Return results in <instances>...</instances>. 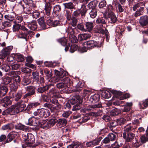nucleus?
I'll use <instances>...</instances> for the list:
<instances>
[{
  "mask_svg": "<svg viewBox=\"0 0 148 148\" xmlns=\"http://www.w3.org/2000/svg\"><path fill=\"white\" fill-rule=\"evenodd\" d=\"M57 122H58L57 124V125H61L63 126H65L67 122L66 120L64 119H60L57 120Z\"/></svg>",
  "mask_w": 148,
  "mask_h": 148,
  "instance_id": "obj_39",
  "label": "nucleus"
},
{
  "mask_svg": "<svg viewBox=\"0 0 148 148\" xmlns=\"http://www.w3.org/2000/svg\"><path fill=\"white\" fill-rule=\"evenodd\" d=\"M25 104L17 105L16 106H12L11 107L2 112L3 115H6L11 112L15 114L23 111L26 107Z\"/></svg>",
  "mask_w": 148,
  "mask_h": 148,
  "instance_id": "obj_2",
  "label": "nucleus"
},
{
  "mask_svg": "<svg viewBox=\"0 0 148 148\" xmlns=\"http://www.w3.org/2000/svg\"><path fill=\"white\" fill-rule=\"evenodd\" d=\"M72 10H65V15L66 16L67 19L68 20H70L71 19V15L72 12Z\"/></svg>",
  "mask_w": 148,
  "mask_h": 148,
  "instance_id": "obj_40",
  "label": "nucleus"
},
{
  "mask_svg": "<svg viewBox=\"0 0 148 148\" xmlns=\"http://www.w3.org/2000/svg\"><path fill=\"white\" fill-rule=\"evenodd\" d=\"M43 106L49 109L51 112L54 111L56 109V107L48 103H44L43 105Z\"/></svg>",
  "mask_w": 148,
  "mask_h": 148,
  "instance_id": "obj_37",
  "label": "nucleus"
},
{
  "mask_svg": "<svg viewBox=\"0 0 148 148\" xmlns=\"http://www.w3.org/2000/svg\"><path fill=\"white\" fill-rule=\"evenodd\" d=\"M82 100L79 95H76L73 96L70 101L72 105L79 103L81 104L82 103Z\"/></svg>",
  "mask_w": 148,
  "mask_h": 148,
  "instance_id": "obj_17",
  "label": "nucleus"
},
{
  "mask_svg": "<svg viewBox=\"0 0 148 148\" xmlns=\"http://www.w3.org/2000/svg\"><path fill=\"white\" fill-rule=\"evenodd\" d=\"M77 27L78 29L80 30L86 32V29L85 28L84 25L83 23L78 24L77 26Z\"/></svg>",
  "mask_w": 148,
  "mask_h": 148,
  "instance_id": "obj_61",
  "label": "nucleus"
},
{
  "mask_svg": "<svg viewBox=\"0 0 148 148\" xmlns=\"http://www.w3.org/2000/svg\"><path fill=\"white\" fill-rule=\"evenodd\" d=\"M57 41L62 45L65 46L67 44V40L65 38H62L57 40Z\"/></svg>",
  "mask_w": 148,
  "mask_h": 148,
  "instance_id": "obj_35",
  "label": "nucleus"
},
{
  "mask_svg": "<svg viewBox=\"0 0 148 148\" xmlns=\"http://www.w3.org/2000/svg\"><path fill=\"white\" fill-rule=\"evenodd\" d=\"M84 47H79L76 45L74 44L71 45L70 47V51L71 53H73L74 51L78 50V51L81 52H84L86 51V49Z\"/></svg>",
  "mask_w": 148,
  "mask_h": 148,
  "instance_id": "obj_15",
  "label": "nucleus"
},
{
  "mask_svg": "<svg viewBox=\"0 0 148 148\" xmlns=\"http://www.w3.org/2000/svg\"><path fill=\"white\" fill-rule=\"evenodd\" d=\"M41 98L42 101L46 102H49V98L48 96L45 95H42L41 96Z\"/></svg>",
  "mask_w": 148,
  "mask_h": 148,
  "instance_id": "obj_62",
  "label": "nucleus"
},
{
  "mask_svg": "<svg viewBox=\"0 0 148 148\" xmlns=\"http://www.w3.org/2000/svg\"><path fill=\"white\" fill-rule=\"evenodd\" d=\"M85 25L86 26V32H90L92 30L93 27V23L92 22H86L85 23Z\"/></svg>",
  "mask_w": 148,
  "mask_h": 148,
  "instance_id": "obj_27",
  "label": "nucleus"
},
{
  "mask_svg": "<svg viewBox=\"0 0 148 148\" xmlns=\"http://www.w3.org/2000/svg\"><path fill=\"white\" fill-rule=\"evenodd\" d=\"M28 23L27 26L30 29L34 30L36 29L37 25L36 21H33L32 22Z\"/></svg>",
  "mask_w": 148,
  "mask_h": 148,
  "instance_id": "obj_28",
  "label": "nucleus"
},
{
  "mask_svg": "<svg viewBox=\"0 0 148 148\" xmlns=\"http://www.w3.org/2000/svg\"><path fill=\"white\" fill-rule=\"evenodd\" d=\"M32 78L34 81L38 82L39 81V73L37 71L33 72L32 73Z\"/></svg>",
  "mask_w": 148,
  "mask_h": 148,
  "instance_id": "obj_38",
  "label": "nucleus"
},
{
  "mask_svg": "<svg viewBox=\"0 0 148 148\" xmlns=\"http://www.w3.org/2000/svg\"><path fill=\"white\" fill-rule=\"evenodd\" d=\"M57 120L55 119H51L49 120L46 123V125L43 126L42 128L45 129H47L53 126L57 122Z\"/></svg>",
  "mask_w": 148,
  "mask_h": 148,
  "instance_id": "obj_19",
  "label": "nucleus"
},
{
  "mask_svg": "<svg viewBox=\"0 0 148 148\" xmlns=\"http://www.w3.org/2000/svg\"><path fill=\"white\" fill-rule=\"evenodd\" d=\"M51 8V4L49 3H46L45 4V8L43 10L45 18H48L50 17Z\"/></svg>",
  "mask_w": 148,
  "mask_h": 148,
  "instance_id": "obj_14",
  "label": "nucleus"
},
{
  "mask_svg": "<svg viewBox=\"0 0 148 148\" xmlns=\"http://www.w3.org/2000/svg\"><path fill=\"white\" fill-rule=\"evenodd\" d=\"M22 137L25 141L24 144H22L23 148H30L35 142L33 136L30 133L23 134Z\"/></svg>",
  "mask_w": 148,
  "mask_h": 148,
  "instance_id": "obj_7",
  "label": "nucleus"
},
{
  "mask_svg": "<svg viewBox=\"0 0 148 148\" xmlns=\"http://www.w3.org/2000/svg\"><path fill=\"white\" fill-rule=\"evenodd\" d=\"M84 45L88 48H92L95 47H99L102 45V43L101 42H99L91 40L86 42L84 43Z\"/></svg>",
  "mask_w": 148,
  "mask_h": 148,
  "instance_id": "obj_11",
  "label": "nucleus"
},
{
  "mask_svg": "<svg viewBox=\"0 0 148 148\" xmlns=\"http://www.w3.org/2000/svg\"><path fill=\"white\" fill-rule=\"evenodd\" d=\"M102 138L100 137L99 138L92 141L93 146L98 145L100 142Z\"/></svg>",
  "mask_w": 148,
  "mask_h": 148,
  "instance_id": "obj_60",
  "label": "nucleus"
},
{
  "mask_svg": "<svg viewBox=\"0 0 148 148\" xmlns=\"http://www.w3.org/2000/svg\"><path fill=\"white\" fill-rule=\"evenodd\" d=\"M101 96L103 98L107 99L111 97L110 93L107 90H103L101 94Z\"/></svg>",
  "mask_w": 148,
  "mask_h": 148,
  "instance_id": "obj_34",
  "label": "nucleus"
},
{
  "mask_svg": "<svg viewBox=\"0 0 148 148\" xmlns=\"http://www.w3.org/2000/svg\"><path fill=\"white\" fill-rule=\"evenodd\" d=\"M0 68L5 72H7L10 69V66L6 64H3L0 66Z\"/></svg>",
  "mask_w": 148,
  "mask_h": 148,
  "instance_id": "obj_49",
  "label": "nucleus"
},
{
  "mask_svg": "<svg viewBox=\"0 0 148 148\" xmlns=\"http://www.w3.org/2000/svg\"><path fill=\"white\" fill-rule=\"evenodd\" d=\"M63 81L64 82V83L65 84L66 87L68 86H70L72 82L70 80V79L68 77H66L63 79Z\"/></svg>",
  "mask_w": 148,
  "mask_h": 148,
  "instance_id": "obj_48",
  "label": "nucleus"
},
{
  "mask_svg": "<svg viewBox=\"0 0 148 148\" xmlns=\"http://www.w3.org/2000/svg\"><path fill=\"white\" fill-rule=\"evenodd\" d=\"M31 81L28 76H24L22 79L21 84L23 86H27L30 84Z\"/></svg>",
  "mask_w": 148,
  "mask_h": 148,
  "instance_id": "obj_24",
  "label": "nucleus"
},
{
  "mask_svg": "<svg viewBox=\"0 0 148 148\" xmlns=\"http://www.w3.org/2000/svg\"><path fill=\"white\" fill-rule=\"evenodd\" d=\"M50 114V112L48 110L43 108L38 109L33 113L34 115L35 116H38L41 117L45 118L49 116Z\"/></svg>",
  "mask_w": 148,
  "mask_h": 148,
  "instance_id": "obj_9",
  "label": "nucleus"
},
{
  "mask_svg": "<svg viewBox=\"0 0 148 148\" xmlns=\"http://www.w3.org/2000/svg\"><path fill=\"white\" fill-rule=\"evenodd\" d=\"M113 8L111 4L107 5L105 12L103 14L104 18L106 19L110 18L109 21L111 24L115 23L116 21L117 18L113 12Z\"/></svg>",
  "mask_w": 148,
  "mask_h": 148,
  "instance_id": "obj_1",
  "label": "nucleus"
},
{
  "mask_svg": "<svg viewBox=\"0 0 148 148\" xmlns=\"http://www.w3.org/2000/svg\"><path fill=\"white\" fill-rule=\"evenodd\" d=\"M116 8L117 9V10L119 12H123L124 7H123L119 3H116Z\"/></svg>",
  "mask_w": 148,
  "mask_h": 148,
  "instance_id": "obj_53",
  "label": "nucleus"
},
{
  "mask_svg": "<svg viewBox=\"0 0 148 148\" xmlns=\"http://www.w3.org/2000/svg\"><path fill=\"white\" fill-rule=\"evenodd\" d=\"M25 104L17 105L16 106H12L11 107L2 112L3 115H6L11 112L15 114L23 111L26 107Z\"/></svg>",
  "mask_w": 148,
  "mask_h": 148,
  "instance_id": "obj_6",
  "label": "nucleus"
},
{
  "mask_svg": "<svg viewBox=\"0 0 148 148\" xmlns=\"http://www.w3.org/2000/svg\"><path fill=\"white\" fill-rule=\"evenodd\" d=\"M84 86V84L81 82H79L76 85V87L77 88V91H81L82 90V88Z\"/></svg>",
  "mask_w": 148,
  "mask_h": 148,
  "instance_id": "obj_58",
  "label": "nucleus"
},
{
  "mask_svg": "<svg viewBox=\"0 0 148 148\" xmlns=\"http://www.w3.org/2000/svg\"><path fill=\"white\" fill-rule=\"evenodd\" d=\"M18 84L14 82L10 85V89L13 90H16L18 87Z\"/></svg>",
  "mask_w": 148,
  "mask_h": 148,
  "instance_id": "obj_50",
  "label": "nucleus"
},
{
  "mask_svg": "<svg viewBox=\"0 0 148 148\" xmlns=\"http://www.w3.org/2000/svg\"><path fill=\"white\" fill-rule=\"evenodd\" d=\"M34 35L33 32L29 31L27 32L24 33L19 32L17 34L16 36L18 38L24 39L26 41H27L29 38V36L30 37H31Z\"/></svg>",
  "mask_w": 148,
  "mask_h": 148,
  "instance_id": "obj_10",
  "label": "nucleus"
},
{
  "mask_svg": "<svg viewBox=\"0 0 148 148\" xmlns=\"http://www.w3.org/2000/svg\"><path fill=\"white\" fill-rule=\"evenodd\" d=\"M146 135L142 136L140 138V141L142 143H144L148 141V129L146 131Z\"/></svg>",
  "mask_w": 148,
  "mask_h": 148,
  "instance_id": "obj_31",
  "label": "nucleus"
},
{
  "mask_svg": "<svg viewBox=\"0 0 148 148\" xmlns=\"http://www.w3.org/2000/svg\"><path fill=\"white\" fill-rule=\"evenodd\" d=\"M49 85H47L42 87H39L37 89V93L42 94L47 90L50 87Z\"/></svg>",
  "mask_w": 148,
  "mask_h": 148,
  "instance_id": "obj_21",
  "label": "nucleus"
},
{
  "mask_svg": "<svg viewBox=\"0 0 148 148\" xmlns=\"http://www.w3.org/2000/svg\"><path fill=\"white\" fill-rule=\"evenodd\" d=\"M25 104L17 105L16 106H12L11 107L2 112L3 115H6L11 112L15 114L23 111L26 107Z\"/></svg>",
  "mask_w": 148,
  "mask_h": 148,
  "instance_id": "obj_4",
  "label": "nucleus"
},
{
  "mask_svg": "<svg viewBox=\"0 0 148 148\" xmlns=\"http://www.w3.org/2000/svg\"><path fill=\"white\" fill-rule=\"evenodd\" d=\"M134 134L132 133H131L127 134L126 137L123 138L126 139L127 142H130L134 139Z\"/></svg>",
  "mask_w": 148,
  "mask_h": 148,
  "instance_id": "obj_33",
  "label": "nucleus"
},
{
  "mask_svg": "<svg viewBox=\"0 0 148 148\" xmlns=\"http://www.w3.org/2000/svg\"><path fill=\"white\" fill-rule=\"evenodd\" d=\"M9 54V53L7 52L5 48L2 51L1 53L0 54V58L4 59Z\"/></svg>",
  "mask_w": 148,
  "mask_h": 148,
  "instance_id": "obj_41",
  "label": "nucleus"
},
{
  "mask_svg": "<svg viewBox=\"0 0 148 148\" xmlns=\"http://www.w3.org/2000/svg\"><path fill=\"white\" fill-rule=\"evenodd\" d=\"M36 88L33 86H28L26 88V90L28 92L23 96V98L24 99H27V98L34 95L36 93Z\"/></svg>",
  "mask_w": 148,
  "mask_h": 148,
  "instance_id": "obj_12",
  "label": "nucleus"
},
{
  "mask_svg": "<svg viewBox=\"0 0 148 148\" xmlns=\"http://www.w3.org/2000/svg\"><path fill=\"white\" fill-rule=\"evenodd\" d=\"M29 5L25 7L23 10L26 12V13L32 14L33 13V11L32 10V8L29 6Z\"/></svg>",
  "mask_w": 148,
  "mask_h": 148,
  "instance_id": "obj_47",
  "label": "nucleus"
},
{
  "mask_svg": "<svg viewBox=\"0 0 148 148\" xmlns=\"http://www.w3.org/2000/svg\"><path fill=\"white\" fill-rule=\"evenodd\" d=\"M4 103L2 104L3 106L6 107L8 106L11 104V102L10 100V97L8 96H6L4 98L1 99V103Z\"/></svg>",
  "mask_w": 148,
  "mask_h": 148,
  "instance_id": "obj_18",
  "label": "nucleus"
},
{
  "mask_svg": "<svg viewBox=\"0 0 148 148\" xmlns=\"http://www.w3.org/2000/svg\"><path fill=\"white\" fill-rule=\"evenodd\" d=\"M15 58L18 62H22L24 60V56L20 54H16Z\"/></svg>",
  "mask_w": 148,
  "mask_h": 148,
  "instance_id": "obj_43",
  "label": "nucleus"
},
{
  "mask_svg": "<svg viewBox=\"0 0 148 148\" xmlns=\"http://www.w3.org/2000/svg\"><path fill=\"white\" fill-rule=\"evenodd\" d=\"M25 104L17 105L16 106H12L11 107L2 112L3 115H6L11 112L15 114L23 111L26 107Z\"/></svg>",
  "mask_w": 148,
  "mask_h": 148,
  "instance_id": "obj_5",
  "label": "nucleus"
},
{
  "mask_svg": "<svg viewBox=\"0 0 148 148\" xmlns=\"http://www.w3.org/2000/svg\"><path fill=\"white\" fill-rule=\"evenodd\" d=\"M61 79L58 75L51 78L49 81L51 82H53L54 83H56L60 81Z\"/></svg>",
  "mask_w": 148,
  "mask_h": 148,
  "instance_id": "obj_51",
  "label": "nucleus"
},
{
  "mask_svg": "<svg viewBox=\"0 0 148 148\" xmlns=\"http://www.w3.org/2000/svg\"><path fill=\"white\" fill-rule=\"evenodd\" d=\"M12 79V77H5L3 79V82L4 84L7 85L9 84Z\"/></svg>",
  "mask_w": 148,
  "mask_h": 148,
  "instance_id": "obj_36",
  "label": "nucleus"
},
{
  "mask_svg": "<svg viewBox=\"0 0 148 148\" xmlns=\"http://www.w3.org/2000/svg\"><path fill=\"white\" fill-rule=\"evenodd\" d=\"M12 79L15 81L14 82L16 83L17 84L20 83L21 81L20 77L18 75L13 76L12 77Z\"/></svg>",
  "mask_w": 148,
  "mask_h": 148,
  "instance_id": "obj_55",
  "label": "nucleus"
},
{
  "mask_svg": "<svg viewBox=\"0 0 148 148\" xmlns=\"http://www.w3.org/2000/svg\"><path fill=\"white\" fill-rule=\"evenodd\" d=\"M12 94L13 96H11V97L15 98V100L17 101L21 98L23 93L22 90H20L17 93H16L15 95H13L14 94V93H12Z\"/></svg>",
  "mask_w": 148,
  "mask_h": 148,
  "instance_id": "obj_30",
  "label": "nucleus"
},
{
  "mask_svg": "<svg viewBox=\"0 0 148 148\" xmlns=\"http://www.w3.org/2000/svg\"><path fill=\"white\" fill-rule=\"evenodd\" d=\"M69 40L72 43H76L78 41L77 37L74 35L70 36Z\"/></svg>",
  "mask_w": 148,
  "mask_h": 148,
  "instance_id": "obj_45",
  "label": "nucleus"
},
{
  "mask_svg": "<svg viewBox=\"0 0 148 148\" xmlns=\"http://www.w3.org/2000/svg\"><path fill=\"white\" fill-rule=\"evenodd\" d=\"M147 2L145 0H138L137 4H135L133 8V10L134 11H135L137 8L140 6H145V4Z\"/></svg>",
  "mask_w": 148,
  "mask_h": 148,
  "instance_id": "obj_23",
  "label": "nucleus"
},
{
  "mask_svg": "<svg viewBox=\"0 0 148 148\" xmlns=\"http://www.w3.org/2000/svg\"><path fill=\"white\" fill-rule=\"evenodd\" d=\"M66 8L72 9L74 8L75 6L71 2L66 3L64 4Z\"/></svg>",
  "mask_w": 148,
  "mask_h": 148,
  "instance_id": "obj_46",
  "label": "nucleus"
},
{
  "mask_svg": "<svg viewBox=\"0 0 148 148\" xmlns=\"http://www.w3.org/2000/svg\"><path fill=\"white\" fill-rule=\"evenodd\" d=\"M100 96L98 94H95L91 97L90 99L93 105L90 106V108L88 109V110H96L97 108L101 107L102 105L101 103H97L99 99Z\"/></svg>",
  "mask_w": 148,
  "mask_h": 148,
  "instance_id": "obj_8",
  "label": "nucleus"
},
{
  "mask_svg": "<svg viewBox=\"0 0 148 148\" xmlns=\"http://www.w3.org/2000/svg\"><path fill=\"white\" fill-rule=\"evenodd\" d=\"M91 35L90 34H84L79 35L78 36V39L80 41H82L88 39L90 38Z\"/></svg>",
  "mask_w": 148,
  "mask_h": 148,
  "instance_id": "obj_26",
  "label": "nucleus"
},
{
  "mask_svg": "<svg viewBox=\"0 0 148 148\" xmlns=\"http://www.w3.org/2000/svg\"><path fill=\"white\" fill-rule=\"evenodd\" d=\"M71 20V25L73 27L76 26L77 23V18H73L72 17Z\"/></svg>",
  "mask_w": 148,
  "mask_h": 148,
  "instance_id": "obj_59",
  "label": "nucleus"
},
{
  "mask_svg": "<svg viewBox=\"0 0 148 148\" xmlns=\"http://www.w3.org/2000/svg\"><path fill=\"white\" fill-rule=\"evenodd\" d=\"M8 91L7 86H3L0 88V96L1 97L5 96Z\"/></svg>",
  "mask_w": 148,
  "mask_h": 148,
  "instance_id": "obj_25",
  "label": "nucleus"
},
{
  "mask_svg": "<svg viewBox=\"0 0 148 148\" xmlns=\"http://www.w3.org/2000/svg\"><path fill=\"white\" fill-rule=\"evenodd\" d=\"M25 104L17 105L16 106H12L11 107L2 112L3 115H6L11 112L15 114L23 111L26 107Z\"/></svg>",
  "mask_w": 148,
  "mask_h": 148,
  "instance_id": "obj_3",
  "label": "nucleus"
},
{
  "mask_svg": "<svg viewBox=\"0 0 148 148\" xmlns=\"http://www.w3.org/2000/svg\"><path fill=\"white\" fill-rule=\"evenodd\" d=\"M25 123L27 125L33 126H38V125H40L39 120L33 116L30 118L28 121H26Z\"/></svg>",
  "mask_w": 148,
  "mask_h": 148,
  "instance_id": "obj_13",
  "label": "nucleus"
},
{
  "mask_svg": "<svg viewBox=\"0 0 148 148\" xmlns=\"http://www.w3.org/2000/svg\"><path fill=\"white\" fill-rule=\"evenodd\" d=\"M111 141H114L115 140L116 135L113 133H110L107 136Z\"/></svg>",
  "mask_w": 148,
  "mask_h": 148,
  "instance_id": "obj_57",
  "label": "nucleus"
},
{
  "mask_svg": "<svg viewBox=\"0 0 148 148\" xmlns=\"http://www.w3.org/2000/svg\"><path fill=\"white\" fill-rule=\"evenodd\" d=\"M82 145L76 143H74L68 146L67 148H82Z\"/></svg>",
  "mask_w": 148,
  "mask_h": 148,
  "instance_id": "obj_42",
  "label": "nucleus"
},
{
  "mask_svg": "<svg viewBox=\"0 0 148 148\" xmlns=\"http://www.w3.org/2000/svg\"><path fill=\"white\" fill-rule=\"evenodd\" d=\"M56 87L59 89H62L65 87V84L63 82L59 83L56 84Z\"/></svg>",
  "mask_w": 148,
  "mask_h": 148,
  "instance_id": "obj_64",
  "label": "nucleus"
},
{
  "mask_svg": "<svg viewBox=\"0 0 148 148\" xmlns=\"http://www.w3.org/2000/svg\"><path fill=\"white\" fill-rule=\"evenodd\" d=\"M118 125H121L125 123L126 120L123 118H121L116 119Z\"/></svg>",
  "mask_w": 148,
  "mask_h": 148,
  "instance_id": "obj_56",
  "label": "nucleus"
},
{
  "mask_svg": "<svg viewBox=\"0 0 148 148\" xmlns=\"http://www.w3.org/2000/svg\"><path fill=\"white\" fill-rule=\"evenodd\" d=\"M13 23L12 27L13 32H15L18 31L21 27V24L18 23L16 21H14Z\"/></svg>",
  "mask_w": 148,
  "mask_h": 148,
  "instance_id": "obj_32",
  "label": "nucleus"
},
{
  "mask_svg": "<svg viewBox=\"0 0 148 148\" xmlns=\"http://www.w3.org/2000/svg\"><path fill=\"white\" fill-rule=\"evenodd\" d=\"M38 22L42 29H46V25L44 17H42L38 19Z\"/></svg>",
  "mask_w": 148,
  "mask_h": 148,
  "instance_id": "obj_29",
  "label": "nucleus"
},
{
  "mask_svg": "<svg viewBox=\"0 0 148 148\" xmlns=\"http://www.w3.org/2000/svg\"><path fill=\"white\" fill-rule=\"evenodd\" d=\"M15 16V14L14 13H5L4 16V17L5 19L8 20L10 22H12L13 21Z\"/></svg>",
  "mask_w": 148,
  "mask_h": 148,
  "instance_id": "obj_22",
  "label": "nucleus"
},
{
  "mask_svg": "<svg viewBox=\"0 0 148 148\" xmlns=\"http://www.w3.org/2000/svg\"><path fill=\"white\" fill-rule=\"evenodd\" d=\"M90 17L92 18H94L97 15V12L96 10L94 8L92 9V10L90 12Z\"/></svg>",
  "mask_w": 148,
  "mask_h": 148,
  "instance_id": "obj_52",
  "label": "nucleus"
},
{
  "mask_svg": "<svg viewBox=\"0 0 148 148\" xmlns=\"http://www.w3.org/2000/svg\"><path fill=\"white\" fill-rule=\"evenodd\" d=\"M134 130V128L132 126L128 125H126L123 133V138L126 137L127 134L132 133L131 132L133 131V130Z\"/></svg>",
  "mask_w": 148,
  "mask_h": 148,
  "instance_id": "obj_20",
  "label": "nucleus"
},
{
  "mask_svg": "<svg viewBox=\"0 0 148 148\" xmlns=\"http://www.w3.org/2000/svg\"><path fill=\"white\" fill-rule=\"evenodd\" d=\"M139 23L142 27L147 26L148 25V16L145 15L141 16L139 20Z\"/></svg>",
  "mask_w": 148,
  "mask_h": 148,
  "instance_id": "obj_16",
  "label": "nucleus"
},
{
  "mask_svg": "<svg viewBox=\"0 0 148 148\" xmlns=\"http://www.w3.org/2000/svg\"><path fill=\"white\" fill-rule=\"evenodd\" d=\"M11 22L9 21H4L2 24V28L3 29L5 27H7L11 26L12 25Z\"/></svg>",
  "mask_w": 148,
  "mask_h": 148,
  "instance_id": "obj_44",
  "label": "nucleus"
},
{
  "mask_svg": "<svg viewBox=\"0 0 148 148\" xmlns=\"http://www.w3.org/2000/svg\"><path fill=\"white\" fill-rule=\"evenodd\" d=\"M81 12L80 10H79L74 11L72 14V17L76 18L80 15Z\"/></svg>",
  "mask_w": 148,
  "mask_h": 148,
  "instance_id": "obj_54",
  "label": "nucleus"
},
{
  "mask_svg": "<svg viewBox=\"0 0 148 148\" xmlns=\"http://www.w3.org/2000/svg\"><path fill=\"white\" fill-rule=\"evenodd\" d=\"M96 22L97 23L105 24L106 22L105 19L103 18H99L97 19Z\"/></svg>",
  "mask_w": 148,
  "mask_h": 148,
  "instance_id": "obj_63",
  "label": "nucleus"
}]
</instances>
